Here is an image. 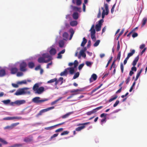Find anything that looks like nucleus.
<instances>
[{
  "label": "nucleus",
  "mask_w": 147,
  "mask_h": 147,
  "mask_svg": "<svg viewBox=\"0 0 147 147\" xmlns=\"http://www.w3.org/2000/svg\"><path fill=\"white\" fill-rule=\"evenodd\" d=\"M42 56L38 59V62L39 63H47L52 59L51 57L48 54H43Z\"/></svg>",
  "instance_id": "nucleus-1"
},
{
  "label": "nucleus",
  "mask_w": 147,
  "mask_h": 147,
  "mask_svg": "<svg viewBox=\"0 0 147 147\" xmlns=\"http://www.w3.org/2000/svg\"><path fill=\"white\" fill-rule=\"evenodd\" d=\"M32 89L36 94H40L44 91V87L42 86L39 87V84L38 83L35 84L34 85Z\"/></svg>",
  "instance_id": "nucleus-2"
},
{
  "label": "nucleus",
  "mask_w": 147,
  "mask_h": 147,
  "mask_svg": "<svg viewBox=\"0 0 147 147\" xmlns=\"http://www.w3.org/2000/svg\"><path fill=\"white\" fill-rule=\"evenodd\" d=\"M28 89V88H24L21 89H20L18 90L15 93V95L17 96H18L25 94H30V91H27L26 90Z\"/></svg>",
  "instance_id": "nucleus-3"
},
{
  "label": "nucleus",
  "mask_w": 147,
  "mask_h": 147,
  "mask_svg": "<svg viewBox=\"0 0 147 147\" xmlns=\"http://www.w3.org/2000/svg\"><path fill=\"white\" fill-rule=\"evenodd\" d=\"M54 82H55V86H57L60 82V85H61L63 83V78L62 77H60L58 80L56 78H54L48 81L47 83L49 84Z\"/></svg>",
  "instance_id": "nucleus-4"
},
{
  "label": "nucleus",
  "mask_w": 147,
  "mask_h": 147,
  "mask_svg": "<svg viewBox=\"0 0 147 147\" xmlns=\"http://www.w3.org/2000/svg\"><path fill=\"white\" fill-rule=\"evenodd\" d=\"M40 98L39 97H35L32 99V102L38 104L48 100V99L47 98H44L43 99L40 100Z\"/></svg>",
  "instance_id": "nucleus-5"
},
{
  "label": "nucleus",
  "mask_w": 147,
  "mask_h": 147,
  "mask_svg": "<svg viewBox=\"0 0 147 147\" xmlns=\"http://www.w3.org/2000/svg\"><path fill=\"white\" fill-rule=\"evenodd\" d=\"M27 64L24 61H22L20 64V70L22 72H25L27 70L26 67Z\"/></svg>",
  "instance_id": "nucleus-6"
},
{
  "label": "nucleus",
  "mask_w": 147,
  "mask_h": 147,
  "mask_svg": "<svg viewBox=\"0 0 147 147\" xmlns=\"http://www.w3.org/2000/svg\"><path fill=\"white\" fill-rule=\"evenodd\" d=\"M90 122H86V123H79L78 125V126H80V125H82V126H80V127H77L76 129H75L76 131H81V130H82V129H84L85 128V125H87L88 124H90Z\"/></svg>",
  "instance_id": "nucleus-7"
},
{
  "label": "nucleus",
  "mask_w": 147,
  "mask_h": 147,
  "mask_svg": "<svg viewBox=\"0 0 147 147\" xmlns=\"http://www.w3.org/2000/svg\"><path fill=\"white\" fill-rule=\"evenodd\" d=\"M54 108V107H49L47 108L42 109L40 110L39 113L36 115L37 117H38L39 116L41 115L42 114L45 112L51 110H52Z\"/></svg>",
  "instance_id": "nucleus-8"
},
{
  "label": "nucleus",
  "mask_w": 147,
  "mask_h": 147,
  "mask_svg": "<svg viewBox=\"0 0 147 147\" xmlns=\"http://www.w3.org/2000/svg\"><path fill=\"white\" fill-rule=\"evenodd\" d=\"M26 101L24 100H17L15 101L14 103V104L18 105H20L22 104H23L24 103H25Z\"/></svg>",
  "instance_id": "nucleus-9"
},
{
  "label": "nucleus",
  "mask_w": 147,
  "mask_h": 147,
  "mask_svg": "<svg viewBox=\"0 0 147 147\" xmlns=\"http://www.w3.org/2000/svg\"><path fill=\"white\" fill-rule=\"evenodd\" d=\"M97 78L96 75L95 74H93L91 76V77L90 79V82H93V81H95L96 80Z\"/></svg>",
  "instance_id": "nucleus-10"
},
{
  "label": "nucleus",
  "mask_w": 147,
  "mask_h": 147,
  "mask_svg": "<svg viewBox=\"0 0 147 147\" xmlns=\"http://www.w3.org/2000/svg\"><path fill=\"white\" fill-rule=\"evenodd\" d=\"M91 38L93 41H95L96 40V37H95V31H92V32H91Z\"/></svg>",
  "instance_id": "nucleus-11"
},
{
  "label": "nucleus",
  "mask_w": 147,
  "mask_h": 147,
  "mask_svg": "<svg viewBox=\"0 0 147 147\" xmlns=\"http://www.w3.org/2000/svg\"><path fill=\"white\" fill-rule=\"evenodd\" d=\"M50 54L52 55H55L56 53V50L55 48H51L49 51Z\"/></svg>",
  "instance_id": "nucleus-12"
},
{
  "label": "nucleus",
  "mask_w": 147,
  "mask_h": 147,
  "mask_svg": "<svg viewBox=\"0 0 147 147\" xmlns=\"http://www.w3.org/2000/svg\"><path fill=\"white\" fill-rule=\"evenodd\" d=\"M18 71V69L16 67H13L11 69V73L12 74H16Z\"/></svg>",
  "instance_id": "nucleus-13"
},
{
  "label": "nucleus",
  "mask_w": 147,
  "mask_h": 147,
  "mask_svg": "<svg viewBox=\"0 0 147 147\" xmlns=\"http://www.w3.org/2000/svg\"><path fill=\"white\" fill-rule=\"evenodd\" d=\"M139 59V56H138L137 57H136L134 60V61L132 63V65L133 66H135L137 62H138V60Z\"/></svg>",
  "instance_id": "nucleus-14"
},
{
  "label": "nucleus",
  "mask_w": 147,
  "mask_h": 147,
  "mask_svg": "<svg viewBox=\"0 0 147 147\" xmlns=\"http://www.w3.org/2000/svg\"><path fill=\"white\" fill-rule=\"evenodd\" d=\"M6 74L5 71V69H2L0 70V77H2L4 76Z\"/></svg>",
  "instance_id": "nucleus-15"
},
{
  "label": "nucleus",
  "mask_w": 147,
  "mask_h": 147,
  "mask_svg": "<svg viewBox=\"0 0 147 147\" xmlns=\"http://www.w3.org/2000/svg\"><path fill=\"white\" fill-rule=\"evenodd\" d=\"M104 6L105 8V10H106V12L105 13V15H107L109 13V8H108V5L107 3H105L104 4Z\"/></svg>",
  "instance_id": "nucleus-16"
},
{
  "label": "nucleus",
  "mask_w": 147,
  "mask_h": 147,
  "mask_svg": "<svg viewBox=\"0 0 147 147\" xmlns=\"http://www.w3.org/2000/svg\"><path fill=\"white\" fill-rule=\"evenodd\" d=\"M74 67H71L70 68H67V70H69V72L71 74H73L74 72Z\"/></svg>",
  "instance_id": "nucleus-17"
},
{
  "label": "nucleus",
  "mask_w": 147,
  "mask_h": 147,
  "mask_svg": "<svg viewBox=\"0 0 147 147\" xmlns=\"http://www.w3.org/2000/svg\"><path fill=\"white\" fill-rule=\"evenodd\" d=\"M72 113H73V112H69L68 113H66V114L62 116H61V118L62 119H65V118H67Z\"/></svg>",
  "instance_id": "nucleus-18"
},
{
  "label": "nucleus",
  "mask_w": 147,
  "mask_h": 147,
  "mask_svg": "<svg viewBox=\"0 0 147 147\" xmlns=\"http://www.w3.org/2000/svg\"><path fill=\"white\" fill-rule=\"evenodd\" d=\"M87 40L85 37L83 38L81 46L82 47H84L87 42Z\"/></svg>",
  "instance_id": "nucleus-19"
},
{
  "label": "nucleus",
  "mask_w": 147,
  "mask_h": 147,
  "mask_svg": "<svg viewBox=\"0 0 147 147\" xmlns=\"http://www.w3.org/2000/svg\"><path fill=\"white\" fill-rule=\"evenodd\" d=\"M67 74V69H65L64 71L61 72L60 74V75L61 76H66Z\"/></svg>",
  "instance_id": "nucleus-20"
},
{
  "label": "nucleus",
  "mask_w": 147,
  "mask_h": 147,
  "mask_svg": "<svg viewBox=\"0 0 147 147\" xmlns=\"http://www.w3.org/2000/svg\"><path fill=\"white\" fill-rule=\"evenodd\" d=\"M77 24L78 23L76 21H73L70 23V24L72 26H75L77 25Z\"/></svg>",
  "instance_id": "nucleus-21"
},
{
  "label": "nucleus",
  "mask_w": 147,
  "mask_h": 147,
  "mask_svg": "<svg viewBox=\"0 0 147 147\" xmlns=\"http://www.w3.org/2000/svg\"><path fill=\"white\" fill-rule=\"evenodd\" d=\"M73 17L74 19L77 20L78 18V14L77 12H75L73 14Z\"/></svg>",
  "instance_id": "nucleus-22"
},
{
  "label": "nucleus",
  "mask_w": 147,
  "mask_h": 147,
  "mask_svg": "<svg viewBox=\"0 0 147 147\" xmlns=\"http://www.w3.org/2000/svg\"><path fill=\"white\" fill-rule=\"evenodd\" d=\"M28 66L30 68L32 69L33 68L34 66V63L32 62H30L28 64Z\"/></svg>",
  "instance_id": "nucleus-23"
},
{
  "label": "nucleus",
  "mask_w": 147,
  "mask_h": 147,
  "mask_svg": "<svg viewBox=\"0 0 147 147\" xmlns=\"http://www.w3.org/2000/svg\"><path fill=\"white\" fill-rule=\"evenodd\" d=\"M59 47L61 48H62L64 45V42L63 40H61L59 41Z\"/></svg>",
  "instance_id": "nucleus-24"
},
{
  "label": "nucleus",
  "mask_w": 147,
  "mask_h": 147,
  "mask_svg": "<svg viewBox=\"0 0 147 147\" xmlns=\"http://www.w3.org/2000/svg\"><path fill=\"white\" fill-rule=\"evenodd\" d=\"M68 34L66 32H64L63 34V39L65 40H66L68 38Z\"/></svg>",
  "instance_id": "nucleus-25"
},
{
  "label": "nucleus",
  "mask_w": 147,
  "mask_h": 147,
  "mask_svg": "<svg viewBox=\"0 0 147 147\" xmlns=\"http://www.w3.org/2000/svg\"><path fill=\"white\" fill-rule=\"evenodd\" d=\"M63 98V97H60L59 98L55 100L54 101L52 102L51 103V105H53L55 104L58 101L61 100V99Z\"/></svg>",
  "instance_id": "nucleus-26"
},
{
  "label": "nucleus",
  "mask_w": 147,
  "mask_h": 147,
  "mask_svg": "<svg viewBox=\"0 0 147 147\" xmlns=\"http://www.w3.org/2000/svg\"><path fill=\"white\" fill-rule=\"evenodd\" d=\"M142 71V69H141V70H140V71L137 74V76L136 77V78L135 80V81H136L138 79V78H139V77L140 76V75Z\"/></svg>",
  "instance_id": "nucleus-27"
},
{
  "label": "nucleus",
  "mask_w": 147,
  "mask_h": 147,
  "mask_svg": "<svg viewBox=\"0 0 147 147\" xmlns=\"http://www.w3.org/2000/svg\"><path fill=\"white\" fill-rule=\"evenodd\" d=\"M147 20V18L146 17H144L143 18L142 21V24L141 26L142 27H143L146 24Z\"/></svg>",
  "instance_id": "nucleus-28"
},
{
  "label": "nucleus",
  "mask_w": 147,
  "mask_h": 147,
  "mask_svg": "<svg viewBox=\"0 0 147 147\" xmlns=\"http://www.w3.org/2000/svg\"><path fill=\"white\" fill-rule=\"evenodd\" d=\"M0 142L5 144H7V142L6 141L4 140L3 139L1 138H0ZM2 146V144L0 143V147H1Z\"/></svg>",
  "instance_id": "nucleus-29"
},
{
  "label": "nucleus",
  "mask_w": 147,
  "mask_h": 147,
  "mask_svg": "<svg viewBox=\"0 0 147 147\" xmlns=\"http://www.w3.org/2000/svg\"><path fill=\"white\" fill-rule=\"evenodd\" d=\"M32 140V139L28 137H26L24 138V141L26 142H31Z\"/></svg>",
  "instance_id": "nucleus-30"
},
{
  "label": "nucleus",
  "mask_w": 147,
  "mask_h": 147,
  "mask_svg": "<svg viewBox=\"0 0 147 147\" xmlns=\"http://www.w3.org/2000/svg\"><path fill=\"white\" fill-rule=\"evenodd\" d=\"M101 26L98 25V24H96L95 26V29L96 31H99L101 30Z\"/></svg>",
  "instance_id": "nucleus-31"
},
{
  "label": "nucleus",
  "mask_w": 147,
  "mask_h": 147,
  "mask_svg": "<svg viewBox=\"0 0 147 147\" xmlns=\"http://www.w3.org/2000/svg\"><path fill=\"white\" fill-rule=\"evenodd\" d=\"M135 53V50L134 49H133L131 51V52L128 53L127 56H128L129 57L133 55Z\"/></svg>",
  "instance_id": "nucleus-32"
},
{
  "label": "nucleus",
  "mask_w": 147,
  "mask_h": 147,
  "mask_svg": "<svg viewBox=\"0 0 147 147\" xmlns=\"http://www.w3.org/2000/svg\"><path fill=\"white\" fill-rule=\"evenodd\" d=\"M23 144H16L13 146H11L10 147H21L22 146Z\"/></svg>",
  "instance_id": "nucleus-33"
},
{
  "label": "nucleus",
  "mask_w": 147,
  "mask_h": 147,
  "mask_svg": "<svg viewBox=\"0 0 147 147\" xmlns=\"http://www.w3.org/2000/svg\"><path fill=\"white\" fill-rule=\"evenodd\" d=\"M2 102L5 105H7L10 102V100L9 99L5 100L2 101Z\"/></svg>",
  "instance_id": "nucleus-34"
},
{
  "label": "nucleus",
  "mask_w": 147,
  "mask_h": 147,
  "mask_svg": "<svg viewBox=\"0 0 147 147\" xmlns=\"http://www.w3.org/2000/svg\"><path fill=\"white\" fill-rule=\"evenodd\" d=\"M80 53V55L82 56V57H86V55L84 53V51H82L81 50Z\"/></svg>",
  "instance_id": "nucleus-35"
},
{
  "label": "nucleus",
  "mask_w": 147,
  "mask_h": 147,
  "mask_svg": "<svg viewBox=\"0 0 147 147\" xmlns=\"http://www.w3.org/2000/svg\"><path fill=\"white\" fill-rule=\"evenodd\" d=\"M79 72H76L74 75L73 77V79H75L78 78L79 76Z\"/></svg>",
  "instance_id": "nucleus-36"
},
{
  "label": "nucleus",
  "mask_w": 147,
  "mask_h": 147,
  "mask_svg": "<svg viewBox=\"0 0 147 147\" xmlns=\"http://www.w3.org/2000/svg\"><path fill=\"white\" fill-rule=\"evenodd\" d=\"M3 120H13V117H8L4 118Z\"/></svg>",
  "instance_id": "nucleus-37"
},
{
  "label": "nucleus",
  "mask_w": 147,
  "mask_h": 147,
  "mask_svg": "<svg viewBox=\"0 0 147 147\" xmlns=\"http://www.w3.org/2000/svg\"><path fill=\"white\" fill-rule=\"evenodd\" d=\"M82 90L80 89H77L76 90H71L70 91L71 93H74L75 92H81Z\"/></svg>",
  "instance_id": "nucleus-38"
},
{
  "label": "nucleus",
  "mask_w": 147,
  "mask_h": 147,
  "mask_svg": "<svg viewBox=\"0 0 147 147\" xmlns=\"http://www.w3.org/2000/svg\"><path fill=\"white\" fill-rule=\"evenodd\" d=\"M86 64L87 66L91 67L92 65V63L90 61H86Z\"/></svg>",
  "instance_id": "nucleus-39"
},
{
  "label": "nucleus",
  "mask_w": 147,
  "mask_h": 147,
  "mask_svg": "<svg viewBox=\"0 0 147 147\" xmlns=\"http://www.w3.org/2000/svg\"><path fill=\"white\" fill-rule=\"evenodd\" d=\"M95 113V111H94L93 110H92V111L87 112L86 113V114L88 115H90Z\"/></svg>",
  "instance_id": "nucleus-40"
},
{
  "label": "nucleus",
  "mask_w": 147,
  "mask_h": 147,
  "mask_svg": "<svg viewBox=\"0 0 147 147\" xmlns=\"http://www.w3.org/2000/svg\"><path fill=\"white\" fill-rule=\"evenodd\" d=\"M27 84V82L26 80H24L22 81H21L19 82H18V84Z\"/></svg>",
  "instance_id": "nucleus-41"
},
{
  "label": "nucleus",
  "mask_w": 147,
  "mask_h": 147,
  "mask_svg": "<svg viewBox=\"0 0 147 147\" xmlns=\"http://www.w3.org/2000/svg\"><path fill=\"white\" fill-rule=\"evenodd\" d=\"M78 61L76 60H75L73 63V65H74V67L76 68V67L78 66Z\"/></svg>",
  "instance_id": "nucleus-42"
},
{
  "label": "nucleus",
  "mask_w": 147,
  "mask_h": 147,
  "mask_svg": "<svg viewBox=\"0 0 147 147\" xmlns=\"http://www.w3.org/2000/svg\"><path fill=\"white\" fill-rule=\"evenodd\" d=\"M100 42V40H96V42L94 44V47H97L99 44Z\"/></svg>",
  "instance_id": "nucleus-43"
},
{
  "label": "nucleus",
  "mask_w": 147,
  "mask_h": 147,
  "mask_svg": "<svg viewBox=\"0 0 147 147\" xmlns=\"http://www.w3.org/2000/svg\"><path fill=\"white\" fill-rule=\"evenodd\" d=\"M117 96H115L114 97L112 98L111 99H110L109 100V102H110L113 101V100L116 99L117 98Z\"/></svg>",
  "instance_id": "nucleus-44"
},
{
  "label": "nucleus",
  "mask_w": 147,
  "mask_h": 147,
  "mask_svg": "<svg viewBox=\"0 0 147 147\" xmlns=\"http://www.w3.org/2000/svg\"><path fill=\"white\" fill-rule=\"evenodd\" d=\"M102 107H103V106H100L99 107H97L96 108L93 109V110L94 111H95V113L96 112V111L97 110L102 109Z\"/></svg>",
  "instance_id": "nucleus-45"
},
{
  "label": "nucleus",
  "mask_w": 147,
  "mask_h": 147,
  "mask_svg": "<svg viewBox=\"0 0 147 147\" xmlns=\"http://www.w3.org/2000/svg\"><path fill=\"white\" fill-rule=\"evenodd\" d=\"M113 59V57L112 56L109 59V61H108L107 63L106 66V67H108V66H109V65L111 61H112Z\"/></svg>",
  "instance_id": "nucleus-46"
},
{
  "label": "nucleus",
  "mask_w": 147,
  "mask_h": 147,
  "mask_svg": "<svg viewBox=\"0 0 147 147\" xmlns=\"http://www.w3.org/2000/svg\"><path fill=\"white\" fill-rule=\"evenodd\" d=\"M69 133V131H64L61 134V136H63V135H67V134H68Z\"/></svg>",
  "instance_id": "nucleus-47"
},
{
  "label": "nucleus",
  "mask_w": 147,
  "mask_h": 147,
  "mask_svg": "<svg viewBox=\"0 0 147 147\" xmlns=\"http://www.w3.org/2000/svg\"><path fill=\"white\" fill-rule=\"evenodd\" d=\"M120 68L121 72L123 73V72L124 66L122 63H121Z\"/></svg>",
  "instance_id": "nucleus-48"
},
{
  "label": "nucleus",
  "mask_w": 147,
  "mask_h": 147,
  "mask_svg": "<svg viewBox=\"0 0 147 147\" xmlns=\"http://www.w3.org/2000/svg\"><path fill=\"white\" fill-rule=\"evenodd\" d=\"M19 124V123H13L11 124V126L12 127V129L16 126L17 125Z\"/></svg>",
  "instance_id": "nucleus-49"
},
{
  "label": "nucleus",
  "mask_w": 147,
  "mask_h": 147,
  "mask_svg": "<svg viewBox=\"0 0 147 147\" xmlns=\"http://www.w3.org/2000/svg\"><path fill=\"white\" fill-rule=\"evenodd\" d=\"M72 7L74 11H78L79 10V8L77 7L73 6H72Z\"/></svg>",
  "instance_id": "nucleus-50"
},
{
  "label": "nucleus",
  "mask_w": 147,
  "mask_h": 147,
  "mask_svg": "<svg viewBox=\"0 0 147 147\" xmlns=\"http://www.w3.org/2000/svg\"><path fill=\"white\" fill-rule=\"evenodd\" d=\"M58 134H53V135L51 137L50 139V140H51L52 139H53V138L57 137L58 135Z\"/></svg>",
  "instance_id": "nucleus-51"
},
{
  "label": "nucleus",
  "mask_w": 147,
  "mask_h": 147,
  "mask_svg": "<svg viewBox=\"0 0 147 147\" xmlns=\"http://www.w3.org/2000/svg\"><path fill=\"white\" fill-rule=\"evenodd\" d=\"M84 63H83L80 64L78 66V69L79 70H81L84 65Z\"/></svg>",
  "instance_id": "nucleus-52"
},
{
  "label": "nucleus",
  "mask_w": 147,
  "mask_h": 147,
  "mask_svg": "<svg viewBox=\"0 0 147 147\" xmlns=\"http://www.w3.org/2000/svg\"><path fill=\"white\" fill-rule=\"evenodd\" d=\"M21 117H13V120L14 119H22Z\"/></svg>",
  "instance_id": "nucleus-53"
},
{
  "label": "nucleus",
  "mask_w": 147,
  "mask_h": 147,
  "mask_svg": "<svg viewBox=\"0 0 147 147\" xmlns=\"http://www.w3.org/2000/svg\"><path fill=\"white\" fill-rule=\"evenodd\" d=\"M54 127L53 126H51L48 127H46L45 128V129L47 130H50L51 129H53V127Z\"/></svg>",
  "instance_id": "nucleus-54"
},
{
  "label": "nucleus",
  "mask_w": 147,
  "mask_h": 147,
  "mask_svg": "<svg viewBox=\"0 0 147 147\" xmlns=\"http://www.w3.org/2000/svg\"><path fill=\"white\" fill-rule=\"evenodd\" d=\"M103 22V19H101L99 21L98 24L101 26Z\"/></svg>",
  "instance_id": "nucleus-55"
},
{
  "label": "nucleus",
  "mask_w": 147,
  "mask_h": 147,
  "mask_svg": "<svg viewBox=\"0 0 147 147\" xmlns=\"http://www.w3.org/2000/svg\"><path fill=\"white\" fill-rule=\"evenodd\" d=\"M69 32L71 33V34L72 35H74V31L72 28H71L69 29Z\"/></svg>",
  "instance_id": "nucleus-56"
},
{
  "label": "nucleus",
  "mask_w": 147,
  "mask_h": 147,
  "mask_svg": "<svg viewBox=\"0 0 147 147\" xmlns=\"http://www.w3.org/2000/svg\"><path fill=\"white\" fill-rule=\"evenodd\" d=\"M94 24H93L90 30V31H91V32H92V31H95V30L94 29Z\"/></svg>",
  "instance_id": "nucleus-57"
},
{
  "label": "nucleus",
  "mask_w": 147,
  "mask_h": 147,
  "mask_svg": "<svg viewBox=\"0 0 147 147\" xmlns=\"http://www.w3.org/2000/svg\"><path fill=\"white\" fill-rule=\"evenodd\" d=\"M23 73L21 72H17V76H22Z\"/></svg>",
  "instance_id": "nucleus-58"
},
{
  "label": "nucleus",
  "mask_w": 147,
  "mask_h": 147,
  "mask_svg": "<svg viewBox=\"0 0 147 147\" xmlns=\"http://www.w3.org/2000/svg\"><path fill=\"white\" fill-rule=\"evenodd\" d=\"M116 5V4L115 3L113 6L111 10V12L112 13H113L114 12V9L115 8V7Z\"/></svg>",
  "instance_id": "nucleus-59"
},
{
  "label": "nucleus",
  "mask_w": 147,
  "mask_h": 147,
  "mask_svg": "<svg viewBox=\"0 0 147 147\" xmlns=\"http://www.w3.org/2000/svg\"><path fill=\"white\" fill-rule=\"evenodd\" d=\"M107 115V114H105V113H103L100 115V117L101 118H106Z\"/></svg>",
  "instance_id": "nucleus-60"
},
{
  "label": "nucleus",
  "mask_w": 147,
  "mask_h": 147,
  "mask_svg": "<svg viewBox=\"0 0 147 147\" xmlns=\"http://www.w3.org/2000/svg\"><path fill=\"white\" fill-rule=\"evenodd\" d=\"M119 100H117L115 103L113 105V107H116L117 105L119 104Z\"/></svg>",
  "instance_id": "nucleus-61"
},
{
  "label": "nucleus",
  "mask_w": 147,
  "mask_h": 147,
  "mask_svg": "<svg viewBox=\"0 0 147 147\" xmlns=\"http://www.w3.org/2000/svg\"><path fill=\"white\" fill-rule=\"evenodd\" d=\"M121 51H119L118 55H117V59H118L119 60L120 59V57H121Z\"/></svg>",
  "instance_id": "nucleus-62"
},
{
  "label": "nucleus",
  "mask_w": 147,
  "mask_h": 147,
  "mask_svg": "<svg viewBox=\"0 0 147 147\" xmlns=\"http://www.w3.org/2000/svg\"><path fill=\"white\" fill-rule=\"evenodd\" d=\"M81 0H77L76 4L78 5H80L81 4Z\"/></svg>",
  "instance_id": "nucleus-63"
},
{
  "label": "nucleus",
  "mask_w": 147,
  "mask_h": 147,
  "mask_svg": "<svg viewBox=\"0 0 147 147\" xmlns=\"http://www.w3.org/2000/svg\"><path fill=\"white\" fill-rule=\"evenodd\" d=\"M63 129L62 128H59L55 131L56 132H58L60 131H62L63 130Z\"/></svg>",
  "instance_id": "nucleus-64"
}]
</instances>
